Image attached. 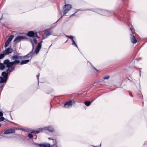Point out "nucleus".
Masks as SVG:
<instances>
[{"instance_id":"nucleus-11","label":"nucleus","mask_w":147,"mask_h":147,"mask_svg":"<svg viewBox=\"0 0 147 147\" xmlns=\"http://www.w3.org/2000/svg\"><path fill=\"white\" fill-rule=\"evenodd\" d=\"M131 36L130 38L131 42L134 44L136 43L137 40L136 39L134 35H131Z\"/></svg>"},{"instance_id":"nucleus-29","label":"nucleus","mask_w":147,"mask_h":147,"mask_svg":"<svg viewBox=\"0 0 147 147\" xmlns=\"http://www.w3.org/2000/svg\"><path fill=\"white\" fill-rule=\"evenodd\" d=\"M104 80V79H103V78L102 79H101L100 80V81L98 82H103Z\"/></svg>"},{"instance_id":"nucleus-28","label":"nucleus","mask_w":147,"mask_h":147,"mask_svg":"<svg viewBox=\"0 0 147 147\" xmlns=\"http://www.w3.org/2000/svg\"><path fill=\"white\" fill-rule=\"evenodd\" d=\"M53 140V142L54 143V144L53 145V146H54L56 144V140Z\"/></svg>"},{"instance_id":"nucleus-24","label":"nucleus","mask_w":147,"mask_h":147,"mask_svg":"<svg viewBox=\"0 0 147 147\" xmlns=\"http://www.w3.org/2000/svg\"><path fill=\"white\" fill-rule=\"evenodd\" d=\"M72 45H73V46H75L77 48H78V47L76 42L75 41H74V42H72Z\"/></svg>"},{"instance_id":"nucleus-23","label":"nucleus","mask_w":147,"mask_h":147,"mask_svg":"<svg viewBox=\"0 0 147 147\" xmlns=\"http://www.w3.org/2000/svg\"><path fill=\"white\" fill-rule=\"evenodd\" d=\"M13 129H14V132H15V130H23V129L22 128H18V127H13Z\"/></svg>"},{"instance_id":"nucleus-16","label":"nucleus","mask_w":147,"mask_h":147,"mask_svg":"<svg viewBox=\"0 0 147 147\" xmlns=\"http://www.w3.org/2000/svg\"><path fill=\"white\" fill-rule=\"evenodd\" d=\"M29 61H30V60L29 59H27V60H25L22 61L21 62L20 64L21 65H22L26 64L27 63H28V62H29Z\"/></svg>"},{"instance_id":"nucleus-37","label":"nucleus","mask_w":147,"mask_h":147,"mask_svg":"<svg viewBox=\"0 0 147 147\" xmlns=\"http://www.w3.org/2000/svg\"><path fill=\"white\" fill-rule=\"evenodd\" d=\"M63 16L62 15L61 18H62L63 17Z\"/></svg>"},{"instance_id":"nucleus-42","label":"nucleus","mask_w":147,"mask_h":147,"mask_svg":"<svg viewBox=\"0 0 147 147\" xmlns=\"http://www.w3.org/2000/svg\"><path fill=\"white\" fill-rule=\"evenodd\" d=\"M1 19V18H0V19Z\"/></svg>"},{"instance_id":"nucleus-32","label":"nucleus","mask_w":147,"mask_h":147,"mask_svg":"<svg viewBox=\"0 0 147 147\" xmlns=\"http://www.w3.org/2000/svg\"><path fill=\"white\" fill-rule=\"evenodd\" d=\"M129 95L130 96H133V95L131 94V93L130 92L129 93Z\"/></svg>"},{"instance_id":"nucleus-33","label":"nucleus","mask_w":147,"mask_h":147,"mask_svg":"<svg viewBox=\"0 0 147 147\" xmlns=\"http://www.w3.org/2000/svg\"><path fill=\"white\" fill-rule=\"evenodd\" d=\"M0 16H1V17H2V15L1 13H0Z\"/></svg>"},{"instance_id":"nucleus-38","label":"nucleus","mask_w":147,"mask_h":147,"mask_svg":"<svg viewBox=\"0 0 147 147\" xmlns=\"http://www.w3.org/2000/svg\"><path fill=\"white\" fill-rule=\"evenodd\" d=\"M94 147H97V146H94Z\"/></svg>"},{"instance_id":"nucleus-19","label":"nucleus","mask_w":147,"mask_h":147,"mask_svg":"<svg viewBox=\"0 0 147 147\" xmlns=\"http://www.w3.org/2000/svg\"><path fill=\"white\" fill-rule=\"evenodd\" d=\"M94 100L92 101H86L84 102L85 104L87 106H89L91 103Z\"/></svg>"},{"instance_id":"nucleus-15","label":"nucleus","mask_w":147,"mask_h":147,"mask_svg":"<svg viewBox=\"0 0 147 147\" xmlns=\"http://www.w3.org/2000/svg\"><path fill=\"white\" fill-rule=\"evenodd\" d=\"M51 32L49 31H47L45 32L43 34V36L44 37V38H46L49 35H51Z\"/></svg>"},{"instance_id":"nucleus-20","label":"nucleus","mask_w":147,"mask_h":147,"mask_svg":"<svg viewBox=\"0 0 147 147\" xmlns=\"http://www.w3.org/2000/svg\"><path fill=\"white\" fill-rule=\"evenodd\" d=\"M13 37H14L13 35H11L8 39L7 40L10 42L12 40L13 38Z\"/></svg>"},{"instance_id":"nucleus-7","label":"nucleus","mask_w":147,"mask_h":147,"mask_svg":"<svg viewBox=\"0 0 147 147\" xmlns=\"http://www.w3.org/2000/svg\"><path fill=\"white\" fill-rule=\"evenodd\" d=\"M13 50L12 48H8L5 49L4 51L2 52L5 55H6L11 53L13 52Z\"/></svg>"},{"instance_id":"nucleus-10","label":"nucleus","mask_w":147,"mask_h":147,"mask_svg":"<svg viewBox=\"0 0 147 147\" xmlns=\"http://www.w3.org/2000/svg\"><path fill=\"white\" fill-rule=\"evenodd\" d=\"M13 133H14V129H13V128L9 129L5 131L4 134H9Z\"/></svg>"},{"instance_id":"nucleus-6","label":"nucleus","mask_w":147,"mask_h":147,"mask_svg":"<svg viewBox=\"0 0 147 147\" xmlns=\"http://www.w3.org/2000/svg\"><path fill=\"white\" fill-rule=\"evenodd\" d=\"M42 41L38 43L37 45L36 48L35 50V53L36 54H38L40 51L42 47Z\"/></svg>"},{"instance_id":"nucleus-22","label":"nucleus","mask_w":147,"mask_h":147,"mask_svg":"<svg viewBox=\"0 0 147 147\" xmlns=\"http://www.w3.org/2000/svg\"><path fill=\"white\" fill-rule=\"evenodd\" d=\"M5 55L3 53H2L0 54V59H2L3 58L5 55Z\"/></svg>"},{"instance_id":"nucleus-31","label":"nucleus","mask_w":147,"mask_h":147,"mask_svg":"<svg viewBox=\"0 0 147 147\" xmlns=\"http://www.w3.org/2000/svg\"><path fill=\"white\" fill-rule=\"evenodd\" d=\"M40 76V74H39L36 76V77L38 79Z\"/></svg>"},{"instance_id":"nucleus-12","label":"nucleus","mask_w":147,"mask_h":147,"mask_svg":"<svg viewBox=\"0 0 147 147\" xmlns=\"http://www.w3.org/2000/svg\"><path fill=\"white\" fill-rule=\"evenodd\" d=\"M94 11L102 15H105V14L104 13L105 11V10H102L100 9H97L94 10Z\"/></svg>"},{"instance_id":"nucleus-14","label":"nucleus","mask_w":147,"mask_h":147,"mask_svg":"<svg viewBox=\"0 0 147 147\" xmlns=\"http://www.w3.org/2000/svg\"><path fill=\"white\" fill-rule=\"evenodd\" d=\"M38 145L40 147H50V144H38Z\"/></svg>"},{"instance_id":"nucleus-9","label":"nucleus","mask_w":147,"mask_h":147,"mask_svg":"<svg viewBox=\"0 0 147 147\" xmlns=\"http://www.w3.org/2000/svg\"><path fill=\"white\" fill-rule=\"evenodd\" d=\"M72 103V101L70 100L65 103L64 106L65 108H69L71 107Z\"/></svg>"},{"instance_id":"nucleus-18","label":"nucleus","mask_w":147,"mask_h":147,"mask_svg":"<svg viewBox=\"0 0 147 147\" xmlns=\"http://www.w3.org/2000/svg\"><path fill=\"white\" fill-rule=\"evenodd\" d=\"M5 65H6L4 63L3 64L0 63V69L1 70H3L5 67Z\"/></svg>"},{"instance_id":"nucleus-3","label":"nucleus","mask_w":147,"mask_h":147,"mask_svg":"<svg viewBox=\"0 0 147 147\" xmlns=\"http://www.w3.org/2000/svg\"><path fill=\"white\" fill-rule=\"evenodd\" d=\"M72 8V6L70 4H67L65 5L63 8V15H65Z\"/></svg>"},{"instance_id":"nucleus-35","label":"nucleus","mask_w":147,"mask_h":147,"mask_svg":"<svg viewBox=\"0 0 147 147\" xmlns=\"http://www.w3.org/2000/svg\"><path fill=\"white\" fill-rule=\"evenodd\" d=\"M35 137H36H36H37V136L36 135H35Z\"/></svg>"},{"instance_id":"nucleus-27","label":"nucleus","mask_w":147,"mask_h":147,"mask_svg":"<svg viewBox=\"0 0 147 147\" xmlns=\"http://www.w3.org/2000/svg\"><path fill=\"white\" fill-rule=\"evenodd\" d=\"M4 119V118L3 117H0V121H3Z\"/></svg>"},{"instance_id":"nucleus-13","label":"nucleus","mask_w":147,"mask_h":147,"mask_svg":"<svg viewBox=\"0 0 147 147\" xmlns=\"http://www.w3.org/2000/svg\"><path fill=\"white\" fill-rule=\"evenodd\" d=\"M22 57L18 55H14L12 56V59L16 60L17 59H21Z\"/></svg>"},{"instance_id":"nucleus-5","label":"nucleus","mask_w":147,"mask_h":147,"mask_svg":"<svg viewBox=\"0 0 147 147\" xmlns=\"http://www.w3.org/2000/svg\"><path fill=\"white\" fill-rule=\"evenodd\" d=\"M26 38L25 36H18L15 39L13 42L16 43Z\"/></svg>"},{"instance_id":"nucleus-2","label":"nucleus","mask_w":147,"mask_h":147,"mask_svg":"<svg viewBox=\"0 0 147 147\" xmlns=\"http://www.w3.org/2000/svg\"><path fill=\"white\" fill-rule=\"evenodd\" d=\"M45 130H47L50 132H52L54 131V129L52 128L51 126H49L47 127H45L43 128H39L37 130L32 131H31V132L33 133L37 134L40 132L43 131Z\"/></svg>"},{"instance_id":"nucleus-30","label":"nucleus","mask_w":147,"mask_h":147,"mask_svg":"<svg viewBox=\"0 0 147 147\" xmlns=\"http://www.w3.org/2000/svg\"><path fill=\"white\" fill-rule=\"evenodd\" d=\"M3 115V113L2 112L0 111V116L1 117H2V116Z\"/></svg>"},{"instance_id":"nucleus-4","label":"nucleus","mask_w":147,"mask_h":147,"mask_svg":"<svg viewBox=\"0 0 147 147\" xmlns=\"http://www.w3.org/2000/svg\"><path fill=\"white\" fill-rule=\"evenodd\" d=\"M37 33L38 32H34L32 31H30L27 33V35L30 37L39 38V37L37 35Z\"/></svg>"},{"instance_id":"nucleus-40","label":"nucleus","mask_w":147,"mask_h":147,"mask_svg":"<svg viewBox=\"0 0 147 147\" xmlns=\"http://www.w3.org/2000/svg\"><path fill=\"white\" fill-rule=\"evenodd\" d=\"M61 14H62V13L61 12Z\"/></svg>"},{"instance_id":"nucleus-39","label":"nucleus","mask_w":147,"mask_h":147,"mask_svg":"<svg viewBox=\"0 0 147 147\" xmlns=\"http://www.w3.org/2000/svg\"><path fill=\"white\" fill-rule=\"evenodd\" d=\"M67 41V40L65 42H66Z\"/></svg>"},{"instance_id":"nucleus-8","label":"nucleus","mask_w":147,"mask_h":147,"mask_svg":"<svg viewBox=\"0 0 147 147\" xmlns=\"http://www.w3.org/2000/svg\"><path fill=\"white\" fill-rule=\"evenodd\" d=\"M29 41L32 44V50L33 51L34 49V45L37 43V41L36 39L35 38L30 39L29 40Z\"/></svg>"},{"instance_id":"nucleus-17","label":"nucleus","mask_w":147,"mask_h":147,"mask_svg":"<svg viewBox=\"0 0 147 147\" xmlns=\"http://www.w3.org/2000/svg\"><path fill=\"white\" fill-rule=\"evenodd\" d=\"M66 36L67 37H69L71 39L72 42H74L75 41V37L73 36Z\"/></svg>"},{"instance_id":"nucleus-25","label":"nucleus","mask_w":147,"mask_h":147,"mask_svg":"<svg viewBox=\"0 0 147 147\" xmlns=\"http://www.w3.org/2000/svg\"><path fill=\"white\" fill-rule=\"evenodd\" d=\"M109 76H107L105 77H104L103 78V79L104 80H106V79H108L109 78Z\"/></svg>"},{"instance_id":"nucleus-26","label":"nucleus","mask_w":147,"mask_h":147,"mask_svg":"<svg viewBox=\"0 0 147 147\" xmlns=\"http://www.w3.org/2000/svg\"><path fill=\"white\" fill-rule=\"evenodd\" d=\"M28 136L30 138H32L33 137V135L30 134H28Z\"/></svg>"},{"instance_id":"nucleus-21","label":"nucleus","mask_w":147,"mask_h":147,"mask_svg":"<svg viewBox=\"0 0 147 147\" xmlns=\"http://www.w3.org/2000/svg\"><path fill=\"white\" fill-rule=\"evenodd\" d=\"M10 43V42H9V41H7V40L6 41L5 43V45L4 46L5 47H7L9 44Z\"/></svg>"},{"instance_id":"nucleus-41","label":"nucleus","mask_w":147,"mask_h":147,"mask_svg":"<svg viewBox=\"0 0 147 147\" xmlns=\"http://www.w3.org/2000/svg\"><path fill=\"white\" fill-rule=\"evenodd\" d=\"M89 62V63H90V62Z\"/></svg>"},{"instance_id":"nucleus-1","label":"nucleus","mask_w":147,"mask_h":147,"mask_svg":"<svg viewBox=\"0 0 147 147\" xmlns=\"http://www.w3.org/2000/svg\"><path fill=\"white\" fill-rule=\"evenodd\" d=\"M20 62V61L17 60H15L11 62H10L9 60L8 59H6L4 61V64L6 65L7 67L8 68L7 70V72H3L2 73V75L3 77H0V83H5L6 82L7 80L8 74L15 69V67L13 65L14 64H18Z\"/></svg>"},{"instance_id":"nucleus-34","label":"nucleus","mask_w":147,"mask_h":147,"mask_svg":"<svg viewBox=\"0 0 147 147\" xmlns=\"http://www.w3.org/2000/svg\"><path fill=\"white\" fill-rule=\"evenodd\" d=\"M94 69H95V70H96V71H98L95 68H94Z\"/></svg>"},{"instance_id":"nucleus-36","label":"nucleus","mask_w":147,"mask_h":147,"mask_svg":"<svg viewBox=\"0 0 147 147\" xmlns=\"http://www.w3.org/2000/svg\"><path fill=\"white\" fill-rule=\"evenodd\" d=\"M49 140H50V139H51V138H49Z\"/></svg>"}]
</instances>
